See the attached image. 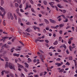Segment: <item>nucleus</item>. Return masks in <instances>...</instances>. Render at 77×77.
<instances>
[{"mask_svg":"<svg viewBox=\"0 0 77 77\" xmlns=\"http://www.w3.org/2000/svg\"><path fill=\"white\" fill-rule=\"evenodd\" d=\"M63 48H66V45H65V44H64V45H63Z\"/></svg>","mask_w":77,"mask_h":77,"instance_id":"obj_39","label":"nucleus"},{"mask_svg":"<svg viewBox=\"0 0 77 77\" xmlns=\"http://www.w3.org/2000/svg\"><path fill=\"white\" fill-rule=\"evenodd\" d=\"M0 59L2 61H4V60L2 59V58H1V57H0Z\"/></svg>","mask_w":77,"mask_h":77,"instance_id":"obj_48","label":"nucleus"},{"mask_svg":"<svg viewBox=\"0 0 77 77\" xmlns=\"http://www.w3.org/2000/svg\"><path fill=\"white\" fill-rule=\"evenodd\" d=\"M17 14L18 15H19V16H20V17L21 16V14H20V13L19 12L18 13H17Z\"/></svg>","mask_w":77,"mask_h":77,"instance_id":"obj_58","label":"nucleus"},{"mask_svg":"<svg viewBox=\"0 0 77 77\" xmlns=\"http://www.w3.org/2000/svg\"><path fill=\"white\" fill-rule=\"evenodd\" d=\"M8 44L9 45H11V44H12V42H8Z\"/></svg>","mask_w":77,"mask_h":77,"instance_id":"obj_54","label":"nucleus"},{"mask_svg":"<svg viewBox=\"0 0 77 77\" xmlns=\"http://www.w3.org/2000/svg\"><path fill=\"white\" fill-rule=\"evenodd\" d=\"M45 32H46V30L44 29L43 30V33H45Z\"/></svg>","mask_w":77,"mask_h":77,"instance_id":"obj_56","label":"nucleus"},{"mask_svg":"<svg viewBox=\"0 0 77 77\" xmlns=\"http://www.w3.org/2000/svg\"><path fill=\"white\" fill-rule=\"evenodd\" d=\"M22 20L23 21H25V22H27V20L26 19H26H22Z\"/></svg>","mask_w":77,"mask_h":77,"instance_id":"obj_18","label":"nucleus"},{"mask_svg":"<svg viewBox=\"0 0 77 77\" xmlns=\"http://www.w3.org/2000/svg\"><path fill=\"white\" fill-rule=\"evenodd\" d=\"M24 71H25V72H28L27 69H26V68H24Z\"/></svg>","mask_w":77,"mask_h":77,"instance_id":"obj_26","label":"nucleus"},{"mask_svg":"<svg viewBox=\"0 0 77 77\" xmlns=\"http://www.w3.org/2000/svg\"><path fill=\"white\" fill-rule=\"evenodd\" d=\"M66 53H67V54H69V51H68V50L67 49V51H66Z\"/></svg>","mask_w":77,"mask_h":77,"instance_id":"obj_41","label":"nucleus"},{"mask_svg":"<svg viewBox=\"0 0 77 77\" xmlns=\"http://www.w3.org/2000/svg\"><path fill=\"white\" fill-rule=\"evenodd\" d=\"M19 66L21 67V68H23V66L21 65H20Z\"/></svg>","mask_w":77,"mask_h":77,"instance_id":"obj_59","label":"nucleus"},{"mask_svg":"<svg viewBox=\"0 0 77 77\" xmlns=\"http://www.w3.org/2000/svg\"><path fill=\"white\" fill-rule=\"evenodd\" d=\"M65 65H68V66L70 65V63L68 62H67L65 64Z\"/></svg>","mask_w":77,"mask_h":77,"instance_id":"obj_27","label":"nucleus"},{"mask_svg":"<svg viewBox=\"0 0 77 77\" xmlns=\"http://www.w3.org/2000/svg\"><path fill=\"white\" fill-rule=\"evenodd\" d=\"M44 73H45L44 74V75H46V74H47V72H46V71H45L44 72Z\"/></svg>","mask_w":77,"mask_h":77,"instance_id":"obj_45","label":"nucleus"},{"mask_svg":"<svg viewBox=\"0 0 77 77\" xmlns=\"http://www.w3.org/2000/svg\"><path fill=\"white\" fill-rule=\"evenodd\" d=\"M25 65H26V66L27 68H28V67H29V64H28L27 63H25Z\"/></svg>","mask_w":77,"mask_h":77,"instance_id":"obj_17","label":"nucleus"},{"mask_svg":"<svg viewBox=\"0 0 77 77\" xmlns=\"http://www.w3.org/2000/svg\"><path fill=\"white\" fill-rule=\"evenodd\" d=\"M39 51H40L41 53H44V51H43L42 50H40Z\"/></svg>","mask_w":77,"mask_h":77,"instance_id":"obj_42","label":"nucleus"},{"mask_svg":"<svg viewBox=\"0 0 77 77\" xmlns=\"http://www.w3.org/2000/svg\"><path fill=\"white\" fill-rule=\"evenodd\" d=\"M14 66H12V64L11 63H8V67L10 69H12V67H13Z\"/></svg>","mask_w":77,"mask_h":77,"instance_id":"obj_1","label":"nucleus"},{"mask_svg":"<svg viewBox=\"0 0 77 77\" xmlns=\"http://www.w3.org/2000/svg\"><path fill=\"white\" fill-rule=\"evenodd\" d=\"M49 4L50 5H54V2H49Z\"/></svg>","mask_w":77,"mask_h":77,"instance_id":"obj_10","label":"nucleus"},{"mask_svg":"<svg viewBox=\"0 0 77 77\" xmlns=\"http://www.w3.org/2000/svg\"><path fill=\"white\" fill-rule=\"evenodd\" d=\"M45 41L46 43H48L49 42V41L48 40H45Z\"/></svg>","mask_w":77,"mask_h":77,"instance_id":"obj_35","label":"nucleus"},{"mask_svg":"<svg viewBox=\"0 0 77 77\" xmlns=\"http://www.w3.org/2000/svg\"><path fill=\"white\" fill-rule=\"evenodd\" d=\"M63 1L64 2H66L67 3L68 2L66 0H63Z\"/></svg>","mask_w":77,"mask_h":77,"instance_id":"obj_44","label":"nucleus"},{"mask_svg":"<svg viewBox=\"0 0 77 77\" xmlns=\"http://www.w3.org/2000/svg\"><path fill=\"white\" fill-rule=\"evenodd\" d=\"M15 6L16 7H18V4L17 3H15Z\"/></svg>","mask_w":77,"mask_h":77,"instance_id":"obj_29","label":"nucleus"},{"mask_svg":"<svg viewBox=\"0 0 77 77\" xmlns=\"http://www.w3.org/2000/svg\"><path fill=\"white\" fill-rule=\"evenodd\" d=\"M60 58H58L56 59V60H60Z\"/></svg>","mask_w":77,"mask_h":77,"instance_id":"obj_64","label":"nucleus"},{"mask_svg":"<svg viewBox=\"0 0 77 77\" xmlns=\"http://www.w3.org/2000/svg\"><path fill=\"white\" fill-rule=\"evenodd\" d=\"M15 38H14L11 41L12 42H14V40H15Z\"/></svg>","mask_w":77,"mask_h":77,"instance_id":"obj_38","label":"nucleus"},{"mask_svg":"<svg viewBox=\"0 0 77 77\" xmlns=\"http://www.w3.org/2000/svg\"><path fill=\"white\" fill-rule=\"evenodd\" d=\"M6 44H5L4 45H3L2 47V48H3V47H4L5 48H6Z\"/></svg>","mask_w":77,"mask_h":77,"instance_id":"obj_19","label":"nucleus"},{"mask_svg":"<svg viewBox=\"0 0 77 77\" xmlns=\"http://www.w3.org/2000/svg\"><path fill=\"white\" fill-rule=\"evenodd\" d=\"M15 50H16V51H20V50H21V49H20L17 48L15 49Z\"/></svg>","mask_w":77,"mask_h":77,"instance_id":"obj_32","label":"nucleus"},{"mask_svg":"<svg viewBox=\"0 0 77 77\" xmlns=\"http://www.w3.org/2000/svg\"><path fill=\"white\" fill-rule=\"evenodd\" d=\"M31 10L33 12H35V10H34V9H33V8H31Z\"/></svg>","mask_w":77,"mask_h":77,"instance_id":"obj_31","label":"nucleus"},{"mask_svg":"<svg viewBox=\"0 0 77 77\" xmlns=\"http://www.w3.org/2000/svg\"><path fill=\"white\" fill-rule=\"evenodd\" d=\"M1 6H3V5L4 4V1H3V0H1Z\"/></svg>","mask_w":77,"mask_h":77,"instance_id":"obj_9","label":"nucleus"},{"mask_svg":"<svg viewBox=\"0 0 77 77\" xmlns=\"http://www.w3.org/2000/svg\"><path fill=\"white\" fill-rule=\"evenodd\" d=\"M69 60H72V57L71 56L69 57Z\"/></svg>","mask_w":77,"mask_h":77,"instance_id":"obj_8","label":"nucleus"},{"mask_svg":"<svg viewBox=\"0 0 77 77\" xmlns=\"http://www.w3.org/2000/svg\"><path fill=\"white\" fill-rule=\"evenodd\" d=\"M57 6L58 8H62V6H60V4H58Z\"/></svg>","mask_w":77,"mask_h":77,"instance_id":"obj_14","label":"nucleus"},{"mask_svg":"<svg viewBox=\"0 0 77 77\" xmlns=\"http://www.w3.org/2000/svg\"><path fill=\"white\" fill-rule=\"evenodd\" d=\"M44 21H45V23H46V24H48L49 23V22L47 19H45Z\"/></svg>","mask_w":77,"mask_h":77,"instance_id":"obj_6","label":"nucleus"},{"mask_svg":"<svg viewBox=\"0 0 77 77\" xmlns=\"http://www.w3.org/2000/svg\"><path fill=\"white\" fill-rule=\"evenodd\" d=\"M68 43H69V44L70 45L71 44V41H69L68 42Z\"/></svg>","mask_w":77,"mask_h":77,"instance_id":"obj_61","label":"nucleus"},{"mask_svg":"<svg viewBox=\"0 0 77 77\" xmlns=\"http://www.w3.org/2000/svg\"><path fill=\"white\" fill-rule=\"evenodd\" d=\"M57 44H58L57 41H56L54 43V45H57Z\"/></svg>","mask_w":77,"mask_h":77,"instance_id":"obj_13","label":"nucleus"},{"mask_svg":"<svg viewBox=\"0 0 77 77\" xmlns=\"http://www.w3.org/2000/svg\"><path fill=\"white\" fill-rule=\"evenodd\" d=\"M2 12H4L3 14H2V13H0V14L1 16H2V18H4V17H3V15L4 16H5V14H6V12H5V11L4 12L3 11H2Z\"/></svg>","mask_w":77,"mask_h":77,"instance_id":"obj_3","label":"nucleus"},{"mask_svg":"<svg viewBox=\"0 0 77 77\" xmlns=\"http://www.w3.org/2000/svg\"><path fill=\"white\" fill-rule=\"evenodd\" d=\"M43 74V73H41L40 74V76H42Z\"/></svg>","mask_w":77,"mask_h":77,"instance_id":"obj_57","label":"nucleus"},{"mask_svg":"<svg viewBox=\"0 0 77 77\" xmlns=\"http://www.w3.org/2000/svg\"><path fill=\"white\" fill-rule=\"evenodd\" d=\"M52 23H56V22L54 21V20H52V19H50L49 20Z\"/></svg>","mask_w":77,"mask_h":77,"instance_id":"obj_4","label":"nucleus"},{"mask_svg":"<svg viewBox=\"0 0 77 77\" xmlns=\"http://www.w3.org/2000/svg\"><path fill=\"white\" fill-rule=\"evenodd\" d=\"M31 74H33V72H30L28 74V75H31Z\"/></svg>","mask_w":77,"mask_h":77,"instance_id":"obj_36","label":"nucleus"},{"mask_svg":"<svg viewBox=\"0 0 77 77\" xmlns=\"http://www.w3.org/2000/svg\"><path fill=\"white\" fill-rule=\"evenodd\" d=\"M9 37H4L2 38V39H8V38H9Z\"/></svg>","mask_w":77,"mask_h":77,"instance_id":"obj_25","label":"nucleus"},{"mask_svg":"<svg viewBox=\"0 0 77 77\" xmlns=\"http://www.w3.org/2000/svg\"><path fill=\"white\" fill-rule=\"evenodd\" d=\"M70 28V26H68V27H66V29H69Z\"/></svg>","mask_w":77,"mask_h":77,"instance_id":"obj_53","label":"nucleus"},{"mask_svg":"<svg viewBox=\"0 0 77 77\" xmlns=\"http://www.w3.org/2000/svg\"><path fill=\"white\" fill-rule=\"evenodd\" d=\"M10 15L11 20H13L14 19V17H13V16H12V14L10 13Z\"/></svg>","mask_w":77,"mask_h":77,"instance_id":"obj_5","label":"nucleus"},{"mask_svg":"<svg viewBox=\"0 0 77 77\" xmlns=\"http://www.w3.org/2000/svg\"><path fill=\"white\" fill-rule=\"evenodd\" d=\"M43 25H44V24L43 23L39 24V26H43Z\"/></svg>","mask_w":77,"mask_h":77,"instance_id":"obj_63","label":"nucleus"},{"mask_svg":"<svg viewBox=\"0 0 77 77\" xmlns=\"http://www.w3.org/2000/svg\"><path fill=\"white\" fill-rule=\"evenodd\" d=\"M72 39H73V37L69 39V41H72Z\"/></svg>","mask_w":77,"mask_h":77,"instance_id":"obj_52","label":"nucleus"},{"mask_svg":"<svg viewBox=\"0 0 77 77\" xmlns=\"http://www.w3.org/2000/svg\"><path fill=\"white\" fill-rule=\"evenodd\" d=\"M20 11L21 12H24V11H23V9H20Z\"/></svg>","mask_w":77,"mask_h":77,"instance_id":"obj_51","label":"nucleus"},{"mask_svg":"<svg viewBox=\"0 0 77 77\" xmlns=\"http://www.w3.org/2000/svg\"><path fill=\"white\" fill-rule=\"evenodd\" d=\"M7 67H8V62H6V63L5 65V68H7Z\"/></svg>","mask_w":77,"mask_h":77,"instance_id":"obj_7","label":"nucleus"},{"mask_svg":"<svg viewBox=\"0 0 77 77\" xmlns=\"http://www.w3.org/2000/svg\"><path fill=\"white\" fill-rule=\"evenodd\" d=\"M64 71V69H60L59 71V72H63Z\"/></svg>","mask_w":77,"mask_h":77,"instance_id":"obj_11","label":"nucleus"},{"mask_svg":"<svg viewBox=\"0 0 77 77\" xmlns=\"http://www.w3.org/2000/svg\"><path fill=\"white\" fill-rule=\"evenodd\" d=\"M38 16L39 17H42V15L41 14H38Z\"/></svg>","mask_w":77,"mask_h":77,"instance_id":"obj_60","label":"nucleus"},{"mask_svg":"<svg viewBox=\"0 0 77 77\" xmlns=\"http://www.w3.org/2000/svg\"><path fill=\"white\" fill-rule=\"evenodd\" d=\"M60 27H63L64 26V25L63 24H60L59 26Z\"/></svg>","mask_w":77,"mask_h":77,"instance_id":"obj_24","label":"nucleus"},{"mask_svg":"<svg viewBox=\"0 0 77 77\" xmlns=\"http://www.w3.org/2000/svg\"><path fill=\"white\" fill-rule=\"evenodd\" d=\"M27 25H30V22H28L26 23Z\"/></svg>","mask_w":77,"mask_h":77,"instance_id":"obj_46","label":"nucleus"},{"mask_svg":"<svg viewBox=\"0 0 77 77\" xmlns=\"http://www.w3.org/2000/svg\"><path fill=\"white\" fill-rule=\"evenodd\" d=\"M10 76H11V77H14V75L12 74H10Z\"/></svg>","mask_w":77,"mask_h":77,"instance_id":"obj_55","label":"nucleus"},{"mask_svg":"<svg viewBox=\"0 0 77 77\" xmlns=\"http://www.w3.org/2000/svg\"><path fill=\"white\" fill-rule=\"evenodd\" d=\"M12 69H14V71H15V66H14L12 68Z\"/></svg>","mask_w":77,"mask_h":77,"instance_id":"obj_50","label":"nucleus"},{"mask_svg":"<svg viewBox=\"0 0 77 77\" xmlns=\"http://www.w3.org/2000/svg\"><path fill=\"white\" fill-rule=\"evenodd\" d=\"M63 12L64 14H65V13H66V11L64 10H63Z\"/></svg>","mask_w":77,"mask_h":77,"instance_id":"obj_49","label":"nucleus"},{"mask_svg":"<svg viewBox=\"0 0 77 77\" xmlns=\"http://www.w3.org/2000/svg\"><path fill=\"white\" fill-rule=\"evenodd\" d=\"M29 1L31 3V4H33V2L32 1V0H29Z\"/></svg>","mask_w":77,"mask_h":77,"instance_id":"obj_28","label":"nucleus"},{"mask_svg":"<svg viewBox=\"0 0 77 77\" xmlns=\"http://www.w3.org/2000/svg\"><path fill=\"white\" fill-rule=\"evenodd\" d=\"M19 42H20V44H21L22 45H24V44L23 43V42H22L21 41H19Z\"/></svg>","mask_w":77,"mask_h":77,"instance_id":"obj_30","label":"nucleus"},{"mask_svg":"<svg viewBox=\"0 0 77 77\" xmlns=\"http://www.w3.org/2000/svg\"><path fill=\"white\" fill-rule=\"evenodd\" d=\"M60 16L63 17V18H66L65 17V16L64 15H61Z\"/></svg>","mask_w":77,"mask_h":77,"instance_id":"obj_43","label":"nucleus"},{"mask_svg":"<svg viewBox=\"0 0 77 77\" xmlns=\"http://www.w3.org/2000/svg\"><path fill=\"white\" fill-rule=\"evenodd\" d=\"M38 41L39 42H44V40H39Z\"/></svg>","mask_w":77,"mask_h":77,"instance_id":"obj_34","label":"nucleus"},{"mask_svg":"<svg viewBox=\"0 0 77 77\" xmlns=\"http://www.w3.org/2000/svg\"><path fill=\"white\" fill-rule=\"evenodd\" d=\"M3 24L4 26H6V23H5V20H4L3 21Z\"/></svg>","mask_w":77,"mask_h":77,"instance_id":"obj_22","label":"nucleus"},{"mask_svg":"<svg viewBox=\"0 0 77 77\" xmlns=\"http://www.w3.org/2000/svg\"><path fill=\"white\" fill-rule=\"evenodd\" d=\"M19 8H20V9L21 8H22V5H21V4L20 5V6H19Z\"/></svg>","mask_w":77,"mask_h":77,"instance_id":"obj_62","label":"nucleus"},{"mask_svg":"<svg viewBox=\"0 0 77 77\" xmlns=\"http://www.w3.org/2000/svg\"><path fill=\"white\" fill-rule=\"evenodd\" d=\"M38 41H39V40L38 39H36L35 40V42H36V43H37V42H38Z\"/></svg>","mask_w":77,"mask_h":77,"instance_id":"obj_37","label":"nucleus"},{"mask_svg":"<svg viewBox=\"0 0 77 77\" xmlns=\"http://www.w3.org/2000/svg\"><path fill=\"white\" fill-rule=\"evenodd\" d=\"M63 22L66 23V22H68V18L66 19L65 20H63Z\"/></svg>","mask_w":77,"mask_h":77,"instance_id":"obj_23","label":"nucleus"},{"mask_svg":"<svg viewBox=\"0 0 77 77\" xmlns=\"http://www.w3.org/2000/svg\"><path fill=\"white\" fill-rule=\"evenodd\" d=\"M4 59H5V60H6V61H8V60H9L8 59V58L7 57H4Z\"/></svg>","mask_w":77,"mask_h":77,"instance_id":"obj_16","label":"nucleus"},{"mask_svg":"<svg viewBox=\"0 0 77 77\" xmlns=\"http://www.w3.org/2000/svg\"><path fill=\"white\" fill-rule=\"evenodd\" d=\"M17 2L18 3H19V4H20V3H21V0H18L17 1Z\"/></svg>","mask_w":77,"mask_h":77,"instance_id":"obj_20","label":"nucleus"},{"mask_svg":"<svg viewBox=\"0 0 77 77\" xmlns=\"http://www.w3.org/2000/svg\"><path fill=\"white\" fill-rule=\"evenodd\" d=\"M16 12L17 13V14L19 13V8H17L16 11Z\"/></svg>","mask_w":77,"mask_h":77,"instance_id":"obj_15","label":"nucleus"},{"mask_svg":"<svg viewBox=\"0 0 77 77\" xmlns=\"http://www.w3.org/2000/svg\"><path fill=\"white\" fill-rule=\"evenodd\" d=\"M0 9L1 10H2V11H3V12H5V10H4V9L2 7L0 6Z\"/></svg>","mask_w":77,"mask_h":77,"instance_id":"obj_12","label":"nucleus"},{"mask_svg":"<svg viewBox=\"0 0 77 77\" xmlns=\"http://www.w3.org/2000/svg\"><path fill=\"white\" fill-rule=\"evenodd\" d=\"M43 3L45 5H47V2L45 1H44L43 2Z\"/></svg>","mask_w":77,"mask_h":77,"instance_id":"obj_21","label":"nucleus"},{"mask_svg":"<svg viewBox=\"0 0 77 77\" xmlns=\"http://www.w3.org/2000/svg\"><path fill=\"white\" fill-rule=\"evenodd\" d=\"M63 64V62H61L60 63H55V65H57V66H60V65H62Z\"/></svg>","mask_w":77,"mask_h":77,"instance_id":"obj_2","label":"nucleus"},{"mask_svg":"<svg viewBox=\"0 0 77 77\" xmlns=\"http://www.w3.org/2000/svg\"><path fill=\"white\" fill-rule=\"evenodd\" d=\"M33 28L34 29V30H36V26H33Z\"/></svg>","mask_w":77,"mask_h":77,"instance_id":"obj_47","label":"nucleus"},{"mask_svg":"<svg viewBox=\"0 0 77 77\" xmlns=\"http://www.w3.org/2000/svg\"><path fill=\"white\" fill-rule=\"evenodd\" d=\"M34 62H35H35H37V60L36 59H34L33 60Z\"/></svg>","mask_w":77,"mask_h":77,"instance_id":"obj_33","label":"nucleus"},{"mask_svg":"<svg viewBox=\"0 0 77 77\" xmlns=\"http://www.w3.org/2000/svg\"><path fill=\"white\" fill-rule=\"evenodd\" d=\"M28 60H29V61H30V62H32V60H31L29 58H28Z\"/></svg>","mask_w":77,"mask_h":77,"instance_id":"obj_40","label":"nucleus"}]
</instances>
